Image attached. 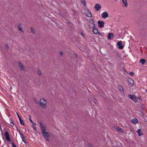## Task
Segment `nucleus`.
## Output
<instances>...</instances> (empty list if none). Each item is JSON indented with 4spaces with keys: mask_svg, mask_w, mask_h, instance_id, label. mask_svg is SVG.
<instances>
[{
    "mask_svg": "<svg viewBox=\"0 0 147 147\" xmlns=\"http://www.w3.org/2000/svg\"><path fill=\"white\" fill-rule=\"evenodd\" d=\"M18 64L20 67L22 71H26V69L20 62H19Z\"/></svg>",
    "mask_w": 147,
    "mask_h": 147,
    "instance_id": "obj_4",
    "label": "nucleus"
},
{
    "mask_svg": "<svg viewBox=\"0 0 147 147\" xmlns=\"http://www.w3.org/2000/svg\"><path fill=\"white\" fill-rule=\"evenodd\" d=\"M132 122L134 124H136L138 123V120L137 119H133L132 120Z\"/></svg>",
    "mask_w": 147,
    "mask_h": 147,
    "instance_id": "obj_19",
    "label": "nucleus"
},
{
    "mask_svg": "<svg viewBox=\"0 0 147 147\" xmlns=\"http://www.w3.org/2000/svg\"><path fill=\"white\" fill-rule=\"evenodd\" d=\"M5 49L6 50H7L9 49V46L7 44H6L5 46Z\"/></svg>",
    "mask_w": 147,
    "mask_h": 147,
    "instance_id": "obj_28",
    "label": "nucleus"
},
{
    "mask_svg": "<svg viewBox=\"0 0 147 147\" xmlns=\"http://www.w3.org/2000/svg\"><path fill=\"white\" fill-rule=\"evenodd\" d=\"M40 104L41 106L45 108L46 107V105L47 104L46 101L44 98L40 99Z\"/></svg>",
    "mask_w": 147,
    "mask_h": 147,
    "instance_id": "obj_1",
    "label": "nucleus"
},
{
    "mask_svg": "<svg viewBox=\"0 0 147 147\" xmlns=\"http://www.w3.org/2000/svg\"><path fill=\"white\" fill-rule=\"evenodd\" d=\"M122 42L121 41H119L117 43L118 48L120 49H121L123 48V46L122 45Z\"/></svg>",
    "mask_w": 147,
    "mask_h": 147,
    "instance_id": "obj_7",
    "label": "nucleus"
},
{
    "mask_svg": "<svg viewBox=\"0 0 147 147\" xmlns=\"http://www.w3.org/2000/svg\"><path fill=\"white\" fill-rule=\"evenodd\" d=\"M14 147H16V146L15 145L14 146Z\"/></svg>",
    "mask_w": 147,
    "mask_h": 147,
    "instance_id": "obj_46",
    "label": "nucleus"
},
{
    "mask_svg": "<svg viewBox=\"0 0 147 147\" xmlns=\"http://www.w3.org/2000/svg\"><path fill=\"white\" fill-rule=\"evenodd\" d=\"M60 55L61 56H62L63 55V53L62 51H60Z\"/></svg>",
    "mask_w": 147,
    "mask_h": 147,
    "instance_id": "obj_38",
    "label": "nucleus"
},
{
    "mask_svg": "<svg viewBox=\"0 0 147 147\" xmlns=\"http://www.w3.org/2000/svg\"><path fill=\"white\" fill-rule=\"evenodd\" d=\"M122 2L124 4L125 6V7H127L128 5L127 0H122Z\"/></svg>",
    "mask_w": 147,
    "mask_h": 147,
    "instance_id": "obj_16",
    "label": "nucleus"
},
{
    "mask_svg": "<svg viewBox=\"0 0 147 147\" xmlns=\"http://www.w3.org/2000/svg\"><path fill=\"white\" fill-rule=\"evenodd\" d=\"M33 123V125H36V123Z\"/></svg>",
    "mask_w": 147,
    "mask_h": 147,
    "instance_id": "obj_43",
    "label": "nucleus"
},
{
    "mask_svg": "<svg viewBox=\"0 0 147 147\" xmlns=\"http://www.w3.org/2000/svg\"><path fill=\"white\" fill-rule=\"evenodd\" d=\"M46 139V140H47V141H49V139H48V138H47V139Z\"/></svg>",
    "mask_w": 147,
    "mask_h": 147,
    "instance_id": "obj_44",
    "label": "nucleus"
},
{
    "mask_svg": "<svg viewBox=\"0 0 147 147\" xmlns=\"http://www.w3.org/2000/svg\"><path fill=\"white\" fill-rule=\"evenodd\" d=\"M118 89L119 90L121 91H122L123 90V88L120 85H119L117 86Z\"/></svg>",
    "mask_w": 147,
    "mask_h": 147,
    "instance_id": "obj_18",
    "label": "nucleus"
},
{
    "mask_svg": "<svg viewBox=\"0 0 147 147\" xmlns=\"http://www.w3.org/2000/svg\"><path fill=\"white\" fill-rule=\"evenodd\" d=\"M116 129L119 131V132H123V130L120 127H117L116 128Z\"/></svg>",
    "mask_w": 147,
    "mask_h": 147,
    "instance_id": "obj_22",
    "label": "nucleus"
},
{
    "mask_svg": "<svg viewBox=\"0 0 147 147\" xmlns=\"http://www.w3.org/2000/svg\"><path fill=\"white\" fill-rule=\"evenodd\" d=\"M113 36L114 35L113 33H109L108 36V38L109 40H110L111 37Z\"/></svg>",
    "mask_w": 147,
    "mask_h": 147,
    "instance_id": "obj_13",
    "label": "nucleus"
},
{
    "mask_svg": "<svg viewBox=\"0 0 147 147\" xmlns=\"http://www.w3.org/2000/svg\"><path fill=\"white\" fill-rule=\"evenodd\" d=\"M16 114H17V116H18V118L19 119H20V118H21V117H20V116L19 115H18V113L16 112Z\"/></svg>",
    "mask_w": 147,
    "mask_h": 147,
    "instance_id": "obj_39",
    "label": "nucleus"
},
{
    "mask_svg": "<svg viewBox=\"0 0 147 147\" xmlns=\"http://www.w3.org/2000/svg\"><path fill=\"white\" fill-rule=\"evenodd\" d=\"M73 55L74 56V57L76 58H78V57L76 54H74Z\"/></svg>",
    "mask_w": 147,
    "mask_h": 147,
    "instance_id": "obj_36",
    "label": "nucleus"
},
{
    "mask_svg": "<svg viewBox=\"0 0 147 147\" xmlns=\"http://www.w3.org/2000/svg\"><path fill=\"white\" fill-rule=\"evenodd\" d=\"M22 140L24 142H26V139L25 138V137H24L23 138H22Z\"/></svg>",
    "mask_w": 147,
    "mask_h": 147,
    "instance_id": "obj_34",
    "label": "nucleus"
},
{
    "mask_svg": "<svg viewBox=\"0 0 147 147\" xmlns=\"http://www.w3.org/2000/svg\"><path fill=\"white\" fill-rule=\"evenodd\" d=\"M30 30H31V33L33 34H36V31L34 28L32 27H31L30 28Z\"/></svg>",
    "mask_w": 147,
    "mask_h": 147,
    "instance_id": "obj_14",
    "label": "nucleus"
},
{
    "mask_svg": "<svg viewBox=\"0 0 147 147\" xmlns=\"http://www.w3.org/2000/svg\"><path fill=\"white\" fill-rule=\"evenodd\" d=\"M97 23L98 24V26L100 27H102L104 26V22L103 21H98Z\"/></svg>",
    "mask_w": 147,
    "mask_h": 147,
    "instance_id": "obj_8",
    "label": "nucleus"
},
{
    "mask_svg": "<svg viewBox=\"0 0 147 147\" xmlns=\"http://www.w3.org/2000/svg\"><path fill=\"white\" fill-rule=\"evenodd\" d=\"M117 56L118 57H120V56L119 55V54L118 53H117Z\"/></svg>",
    "mask_w": 147,
    "mask_h": 147,
    "instance_id": "obj_42",
    "label": "nucleus"
},
{
    "mask_svg": "<svg viewBox=\"0 0 147 147\" xmlns=\"http://www.w3.org/2000/svg\"><path fill=\"white\" fill-rule=\"evenodd\" d=\"M85 13L86 16L89 17H91L92 16V14L90 11L88 9H86L85 10Z\"/></svg>",
    "mask_w": 147,
    "mask_h": 147,
    "instance_id": "obj_3",
    "label": "nucleus"
},
{
    "mask_svg": "<svg viewBox=\"0 0 147 147\" xmlns=\"http://www.w3.org/2000/svg\"><path fill=\"white\" fill-rule=\"evenodd\" d=\"M88 147H94L93 145L91 144H88Z\"/></svg>",
    "mask_w": 147,
    "mask_h": 147,
    "instance_id": "obj_32",
    "label": "nucleus"
},
{
    "mask_svg": "<svg viewBox=\"0 0 147 147\" xmlns=\"http://www.w3.org/2000/svg\"><path fill=\"white\" fill-rule=\"evenodd\" d=\"M35 102L36 104H38V101H37L36 100H35Z\"/></svg>",
    "mask_w": 147,
    "mask_h": 147,
    "instance_id": "obj_40",
    "label": "nucleus"
},
{
    "mask_svg": "<svg viewBox=\"0 0 147 147\" xmlns=\"http://www.w3.org/2000/svg\"><path fill=\"white\" fill-rule=\"evenodd\" d=\"M94 7L96 10L99 11L100 9L101 6L99 4H96L95 5Z\"/></svg>",
    "mask_w": 147,
    "mask_h": 147,
    "instance_id": "obj_9",
    "label": "nucleus"
},
{
    "mask_svg": "<svg viewBox=\"0 0 147 147\" xmlns=\"http://www.w3.org/2000/svg\"><path fill=\"white\" fill-rule=\"evenodd\" d=\"M36 72L37 74L39 76L41 75V72L40 70L39 69H37L36 70Z\"/></svg>",
    "mask_w": 147,
    "mask_h": 147,
    "instance_id": "obj_23",
    "label": "nucleus"
},
{
    "mask_svg": "<svg viewBox=\"0 0 147 147\" xmlns=\"http://www.w3.org/2000/svg\"><path fill=\"white\" fill-rule=\"evenodd\" d=\"M133 100L135 102H137V100L136 99V98H135Z\"/></svg>",
    "mask_w": 147,
    "mask_h": 147,
    "instance_id": "obj_37",
    "label": "nucleus"
},
{
    "mask_svg": "<svg viewBox=\"0 0 147 147\" xmlns=\"http://www.w3.org/2000/svg\"><path fill=\"white\" fill-rule=\"evenodd\" d=\"M98 30L96 28H94L93 30V32L95 34H97L98 32Z\"/></svg>",
    "mask_w": 147,
    "mask_h": 147,
    "instance_id": "obj_24",
    "label": "nucleus"
},
{
    "mask_svg": "<svg viewBox=\"0 0 147 147\" xmlns=\"http://www.w3.org/2000/svg\"><path fill=\"white\" fill-rule=\"evenodd\" d=\"M32 127L33 128V129L34 130H36V127L35 126H34V125H32Z\"/></svg>",
    "mask_w": 147,
    "mask_h": 147,
    "instance_id": "obj_33",
    "label": "nucleus"
},
{
    "mask_svg": "<svg viewBox=\"0 0 147 147\" xmlns=\"http://www.w3.org/2000/svg\"><path fill=\"white\" fill-rule=\"evenodd\" d=\"M146 61V60L144 59H141L140 61V62L142 64H144Z\"/></svg>",
    "mask_w": 147,
    "mask_h": 147,
    "instance_id": "obj_20",
    "label": "nucleus"
},
{
    "mask_svg": "<svg viewBox=\"0 0 147 147\" xmlns=\"http://www.w3.org/2000/svg\"><path fill=\"white\" fill-rule=\"evenodd\" d=\"M41 133L42 134L43 136L45 138H48L50 136V134L48 132H47L46 131L43 132H41Z\"/></svg>",
    "mask_w": 147,
    "mask_h": 147,
    "instance_id": "obj_6",
    "label": "nucleus"
},
{
    "mask_svg": "<svg viewBox=\"0 0 147 147\" xmlns=\"http://www.w3.org/2000/svg\"><path fill=\"white\" fill-rule=\"evenodd\" d=\"M129 74L130 75H131V76H133V75L134 74V73L133 72H129Z\"/></svg>",
    "mask_w": 147,
    "mask_h": 147,
    "instance_id": "obj_35",
    "label": "nucleus"
},
{
    "mask_svg": "<svg viewBox=\"0 0 147 147\" xmlns=\"http://www.w3.org/2000/svg\"><path fill=\"white\" fill-rule=\"evenodd\" d=\"M92 100L95 103H96L97 102V100L94 98H92Z\"/></svg>",
    "mask_w": 147,
    "mask_h": 147,
    "instance_id": "obj_29",
    "label": "nucleus"
},
{
    "mask_svg": "<svg viewBox=\"0 0 147 147\" xmlns=\"http://www.w3.org/2000/svg\"><path fill=\"white\" fill-rule=\"evenodd\" d=\"M19 119L20 120V123L24 125V124L23 120L21 118Z\"/></svg>",
    "mask_w": 147,
    "mask_h": 147,
    "instance_id": "obj_26",
    "label": "nucleus"
},
{
    "mask_svg": "<svg viewBox=\"0 0 147 147\" xmlns=\"http://www.w3.org/2000/svg\"><path fill=\"white\" fill-rule=\"evenodd\" d=\"M9 125H11V127H13L14 125L13 123L12 122H10L9 123Z\"/></svg>",
    "mask_w": 147,
    "mask_h": 147,
    "instance_id": "obj_30",
    "label": "nucleus"
},
{
    "mask_svg": "<svg viewBox=\"0 0 147 147\" xmlns=\"http://www.w3.org/2000/svg\"><path fill=\"white\" fill-rule=\"evenodd\" d=\"M40 128L42 130L41 132H45L46 131V127L43 125V124L41 122L40 123Z\"/></svg>",
    "mask_w": 147,
    "mask_h": 147,
    "instance_id": "obj_5",
    "label": "nucleus"
},
{
    "mask_svg": "<svg viewBox=\"0 0 147 147\" xmlns=\"http://www.w3.org/2000/svg\"><path fill=\"white\" fill-rule=\"evenodd\" d=\"M81 35L83 37H84V34L83 33H81Z\"/></svg>",
    "mask_w": 147,
    "mask_h": 147,
    "instance_id": "obj_41",
    "label": "nucleus"
},
{
    "mask_svg": "<svg viewBox=\"0 0 147 147\" xmlns=\"http://www.w3.org/2000/svg\"><path fill=\"white\" fill-rule=\"evenodd\" d=\"M129 98L132 100L134 99L136 97L135 95L131 94L129 95Z\"/></svg>",
    "mask_w": 147,
    "mask_h": 147,
    "instance_id": "obj_17",
    "label": "nucleus"
},
{
    "mask_svg": "<svg viewBox=\"0 0 147 147\" xmlns=\"http://www.w3.org/2000/svg\"><path fill=\"white\" fill-rule=\"evenodd\" d=\"M146 91L147 92V90H146Z\"/></svg>",
    "mask_w": 147,
    "mask_h": 147,
    "instance_id": "obj_45",
    "label": "nucleus"
},
{
    "mask_svg": "<svg viewBox=\"0 0 147 147\" xmlns=\"http://www.w3.org/2000/svg\"><path fill=\"white\" fill-rule=\"evenodd\" d=\"M18 130V132H19V134H20L21 138H23L24 137V136L23 134L21 133L20 131L19 130Z\"/></svg>",
    "mask_w": 147,
    "mask_h": 147,
    "instance_id": "obj_27",
    "label": "nucleus"
},
{
    "mask_svg": "<svg viewBox=\"0 0 147 147\" xmlns=\"http://www.w3.org/2000/svg\"><path fill=\"white\" fill-rule=\"evenodd\" d=\"M137 133H138V135L139 136H141L142 135V132L141 131V129H138L137 131Z\"/></svg>",
    "mask_w": 147,
    "mask_h": 147,
    "instance_id": "obj_21",
    "label": "nucleus"
},
{
    "mask_svg": "<svg viewBox=\"0 0 147 147\" xmlns=\"http://www.w3.org/2000/svg\"><path fill=\"white\" fill-rule=\"evenodd\" d=\"M89 22L90 23L89 24V26L90 27L92 28H94L95 26V25L94 23V21L93 20L91 19L89 20Z\"/></svg>",
    "mask_w": 147,
    "mask_h": 147,
    "instance_id": "obj_2",
    "label": "nucleus"
},
{
    "mask_svg": "<svg viewBox=\"0 0 147 147\" xmlns=\"http://www.w3.org/2000/svg\"><path fill=\"white\" fill-rule=\"evenodd\" d=\"M29 120L32 123H33V122L32 121L31 119V116L30 115H29Z\"/></svg>",
    "mask_w": 147,
    "mask_h": 147,
    "instance_id": "obj_31",
    "label": "nucleus"
},
{
    "mask_svg": "<svg viewBox=\"0 0 147 147\" xmlns=\"http://www.w3.org/2000/svg\"><path fill=\"white\" fill-rule=\"evenodd\" d=\"M108 16V13L107 12H104L102 14V17L103 18H105Z\"/></svg>",
    "mask_w": 147,
    "mask_h": 147,
    "instance_id": "obj_10",
    "label": "nucleus"
},
{
    "mask_svg": "<svg viewBox=\"0 0 147 147\" xmlns=\"http://www.w3.org/2000/svg\"><path fill=\"white\" fill-rule=\"evenodd\" d=\"M22 25L20 24H19L18 26V30L19 31H21L22 32H24L23 31L22 28Z\"/></svg>",
    "mask_w": 147,
    "mask_h": 147,
    "instance_id": "obj_12",
    "label": "nucleus"
},
{
    "mask_svg": "<svg viewBox=\"0 0 147 147\" xmlns=\"http://www.w3.org/2000/svg\"><path fill=\"white\" fill-rule=\"evenodd\" d=\"M128 82L131 85V86H132L134 84V81L131 78H129L128 80Z\"/></svg>",
    "mask_w": 147,
    "mask_h": 147,
    "instance_id": "obj_11",
    "label": "nucleus"
},
{
    "mask_svg": "<svg viewBox=\"0 0 147 147\" xmlns=\"http://www.w3.org/2000/svg\"><path fill=\"white\" fill-rule=\"evenodd\" d=\"M82 3L83 4L84 6L86 5V3L85 0H81Z\"/></svg>",
    "mask_w": 147,
    "mask_h": 147,
    "instance_id": "obj_25",
    "label": "nucleus"
},
{
    "mask_svg": "<svg viewBox=\"0 0 147 147\" xmlns=\"http://www.w3.org/2000/svg\"><path fill=\"white\" fill-rule=\"evenodd\" d=\"M5 136L6 138V139L8 140L9 138V135L7 131H6L5 133Z\"/></svg>",
    "mask_w": 147,
    "mask_h": 147,
    "instance_id": "obj_15",
    "label": "nucleus"
}]
</instances>
